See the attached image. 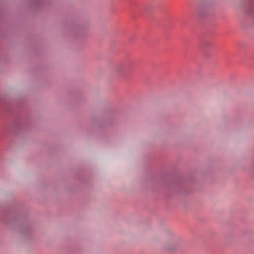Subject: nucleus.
<instances>
[{
    "label": "nucleus",
    "instance_id": "1",
    "mask_svg": "<svg viewBox=\"0 0 254 254\" xmlns=\"http://www.w3.org/2000/svg\"><path fill=\"white\" fill-rule=\"evenodd\" d=\"M134 66L132 64L127 66L119 65L115 69L116 73L121 76L125 77L127 76L133 69Z\"/></svg>",
    "mask_w": 254,
    "mask_h": 254
},
{
    "label": "nucleus",
    "instance_id": "2",
    "mask_svg": "<svg viewBox=\"0 0 254 254\" xmlns=\"http://www.w3.org/2000/svg\"><path fill=\"white\" fill-rule=\"evenodd\" d=\"M254 12V4L253 3L251 4L249 8V11L248 13L250 15H252L253 12Z\"/></svg>",
    "mask_w": 254,
    "mask_h": 254
}]
</instances>
